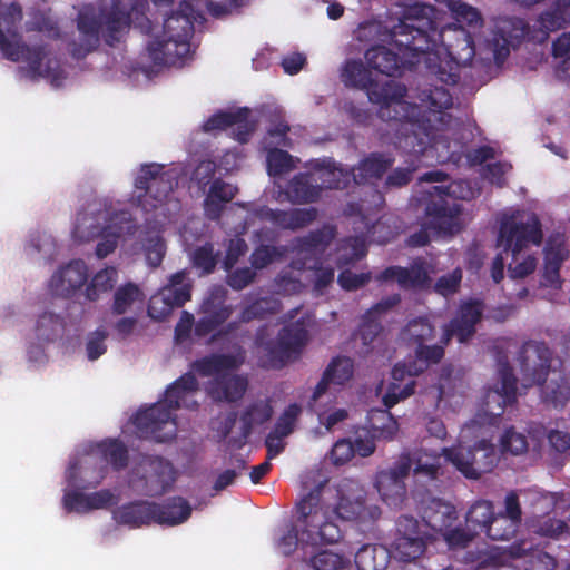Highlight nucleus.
<instances>
[{"label":"nucleus","mask_w":570,"mask_h":570,"mask_svg":"<svg viewBox=\"0 0 570 570\" xmlns=\"http://www.w3.org/2000/svg\"><path fill=\"white\" fill-rule=\"evenodd\" d=\"M543 402L562 409L570 401V379L561 372H553L548 383H542Z\"/></svg>","instance_id":"obj_38"},{"label":"nucleus","mask_w":570,"mask_h":570,"mask_svg":"<svg viewBox=\"0 0 570 570\" xmlns=\"http://www.w3.org/2000/svg\"><path fill=\"white\" fill-rule=\"evenodd\" d=\"M312 180H321L322 184L328 188H343L348 183L350 175L344 173L342 168H336L328 165L313 174Z\"/></svg>","instance_id":"obj_53"},{"label":"nucleus","mask_w":570,"mask_h":570,"mask_svg":"<svg viewBox=\"0 0 570 570\" xmlns=\"http://www.w3.org/2000/svg\"><path fill=\"white\" fill-rule=\"evenodd\" d=\"M357 570H385L390 561V552L383 546L365 544L355 554Z\"/></svg>","instance_id":"obj_39"},{"label":"nucleus","mask_w":570,"mask_h":570,"mask_svg":"<svg viewBox=\"0 0 570 570\" xmlns=\"http://www.w3.org/2000/svg\"><path fill=\"white\" fill-rule=\"evenodd\" d=\"M301 414V406L296 403L289 404L282 415L277 419L273 433L279 434L281 436L289 435L295 426L296 420Z\"/></svg>","instance_id":"obj_59"},{"label":"nucleus","mask_w":570,"mask_h":570,"mask_svg":"<svg viewBox=\"0 0 570 570\" xmlns=\"http://www.w3.org/2000/svg\"><path fill=\"white\" fill-rule=\"evenodd\" d=\"M403 102L405 104L404 109L397 108L396 110H392L395 114L392 116V119L395 118L404 121L402 125L404 127V136L400 138L399 145L405 150L413 153L422 151V145L425 144L424 138H428L429 140L433 138L430 137V132L424 124L416 120L420 109H429V122L442 121L443 117L441 116V111L443 109H448L452 105L451 96L444 88L436 87L433 90L423 94V97L421 98V107L411 105L406 101Z\"/></svg>","instance_id":"obj_6"},{"label":"nucleus","mask_w":570,"mask_h":570,"mask_svg":"<svg viewBox=\"0 0 570 570\" xmlns=\"http://www.w3.org/2000/svg\"><path fill=\"white\" fill-rule=\"evenodd\" d=\"M199 384L196 376L187 372L173 382L165 391L163 401L139 410L132 417L136 434L139 439L165 443L176 438L177 423L174 411L186 407L196 409L198 403L193 400Z\"/></svg>","instance_id":"obj_2"},{"label":"nucleus","mask_w":570,"mask_h":570,"mask_svg":"<svg viewBox=\"0 0 570 570\" xmlns=\"http://www.w3.org/2000/svg\"><path fill=\"white\" fill-rule=\"evenodd\" d=\"M159 169L160 167L157 165L142 166L140 175L136 179V189L140 191L147 190L142 199L140 194L137 196L139 204H141L144 207H147L149 198L151 197L149 191L158 189V186L160 185V180H158L156 177Z\"/></svg>","instance_id":"obj_47"},{"label":"nucleus","mask_w":570,"mask_h":570,"mask_svg":"<svg viewBox=\"0 0 570 570\" xmlns=\"http://www.w3.org/2000/svg\"><path fill=\"white\" fill-rule=\"evenodd\" d=\"M191 283L185 272H178L169 278L168 285L150 299L148 313L156 321L167 318L175 308L190 299Z\"/></svg>","instance_id":"obj_18"},{"label":"nucleus","mask_w":570,"mask_h":570,"mask_svg":"<svg viewBox=\"0 0 570 570\" xmlns=\"http://www.w3.org/2000/svg\"><path fill=\"white\" fill-rule=\"evenodd\" d=\"M432 199L433 207L426 208L430 224L444 234L458 233L465 219L461 207L455 199H469L476 195L468 181H453L446 187L433 186L426 190Z\"/></svg>","instance_id":"obj_8"},{"label":"nucleus","mask_w":570,"mask_h":570,"mask_svg":"<svg viewBox=\"0 0 570 570\" xmlns=\"http://www.w3.org/2000/svg\"><path fill=\"white\" fill-rule=\"evenodd\" d=\"M520 370L529 384L547 382L550 373L552 352L544 342L528 341L519 351Z\"/></svg>","instance_id":"obj_19"},{"label":"nucleus","mask_w":570,"mask_h":570,"mask_svg":"<svg viewBox=\"0 0 570 570\" xmlns=\"http://www.w3.org/2000/svg\"><path fill=\"white\" fill-rule=\"evenodd\" d=\"M237 323H176L174 342L189 347L194 344L227 347Z\"/></svg>","instance_id":"obj_17"},{"label":"nucleus","mask_w":570,"mask_h":570,"mask_svg":"<svg viewBox=\"0 0 570 570\" xmlns=\"http://www.w3.org/2000/svg\"><path fill=\"white\" fill-rule=\"evenodd\" d=\"M193 22L188 14L168 17L161 30L154 33L148 45L149 57L156 65H175L189 52L188 40Z\"/></svg>","instance_id":"obj_10"},{"label":"nucleus","mask_w":570,"mask_h":570,"mask_svg":"<svg viewBox=\"0 0 570 570\" xmlns=\"http://www.w3.org/2000/svg\"><path fill=\"white\" fill-rule=\"evenodd\" d=\"M502 452H510L511 454H521L528 449L527 438L522 433L515 432L514 428H509L501 436Z\"/></svg>","instance_id":"obj_60"},{"label":"nucleus","mask_w":570,"mask_h":570,"mask_svg":"<svg viewBox=\"0 0 570 570\" xmlns=\"http://www.w3.org/2000/svg\"><path fill=\"white\" fill-rule=\"evenodd\" d=\"M509 558L507 548L500 549L497 547L470 553V569L471 570H520L519 568L505 564L504 561Z\"/></svg>","instance_id":"obj_37"},{"label":"nucleus","mask_w":570,"mask_h":570,"mask_svg":"<svg viewBox=\"0 0 570 570\" xmlns=\"http://www.w3.org/2000/svg\"><path fill=\"white\" fill-rule=\"evenodd\" d=\"M273 416V406L268 399H258L245 406L240 413V435L246 441L255 426L268 422Z\"/></svg>","instance_id":"obj_35"},{"label":"nucleus","mask_w":570,"mask_h":570,"mask_svg":"<svg viewBox=\"0 0 570 570\" xmlns=\"http://www.w3.org/2000/svg\"><path fill=\"white\" fill-rule=\"evenodd\" d=\"M390 166V163L382 157L373 156L364 160L354 173L355 181H365L371 178H379Z\"/></svg>","instance_id":"obj_55"},{"label":"nucleus","mask_w":570,"mask_h":570,"mask_svg":"<svg viewBox=\"0 0 570 570\" xmlns=\"http://www.w3.org/2000/svg\"><path fill=\"white\" fill-rule=\"evenodd\" d=\"M334 512L345 521H363L365 519V505L361 500L352 501L348 498L341 497Z\"/></svg>","instance_id":"obj_52"},{"label":"nucleus","mask_w":570,"mask_h":570,"mask_svg":"<svg viewBox=\"0 0 570 570\" xmlns=\"http://www.w3.org/2000/svg\"><path fill=\"white\" fill-rule=\"evenodd\" d=\"M21 19V11L17 7H12L9 13L0 21V51L13 61L27 60L32 63L33 69H38L36 65L38 53L31 52L29 49L21 47L16 40V36L11 32V27Z\"/></svg>","instance_id":"obj_24"},{"label":"nucleus","mask_w":570,"mask_h":570,"mask_svg":"<svg viewBox=\"0 0 570 570\" xmlns=\"http://www.w3.org/2000/svg\"><path fill=\"white\" fill-rule=\"evenodd\" d=\"M318 193L320 189L311 186L306 177H299L291 184L286 191V197L292 202L307 203L315 200L318 197Z\"/></svg>","instance_id":"obj_51"},{"label":"nucleus","mask_w":570,"mask_h":570,"mask_svg":"<svg viewBox=\"0 0 570 570\" xmlns=\"http://www.w3.org/2000/svg\"><path fill=\"white\" fill-rule=\"evenodd\" d=\"M118 279V273L115 267H107L98 272L91 279L86 289L88 299H97L99 294L110 291Z\"/></svg>","instance_id":"obj_46"},{"label":"nucleus","mask_w":570,"mask_h":570,"mask_svg":"<svg viewBox=\"0 0 570 570\" xmlns=\"http://www.w3.org/2000/svg\"><path fill=\"white\" fill-rule=\"evenodd\" d=\"M431 12L432 9L424 4L409 6L401 22L392 30L389 47H375L366 52L370 66L381 75L392 77L406 66L422 63L423 43L429 42L423 28L431 27Z\"/></svg>","instance_id":"obj_1"},{"label":"nucleus","mask_w":570,"mask_h":570,"mask_svg":"<svg viewBox=\"0 0 570 570\" xmlns=\"http://www.w3.org/2000/svg\"><path fill=\"white\" fill-rule=\"evenodd\" d=\"M355 365L354 361L344 355L333 357L322 373L321 380L316 384L311 400L316 402L328 390L331 385L344 386L354 376Z\"/></svg>","instance_id":"obj_25"},{"label":"nucleus","mask_w":570,"mask_h":570,"mask_svg":"<svg viewBox=\"0 0 570 570\" xmlns=\"http://www.w3.org/2000/svg\"><path fill=\"white\" fill-rule=\"evenodd\" d=\"M428 45L422 50L423 63L426 70L443 83H455L458 70L472 61L475 49L470 33L462 26H449L438 33L441 45L435 43L434 37L423 30Z\"/></svg>","instance_id":"obj_3"},{"label":"nucleus","mask_w":570,"mask_h":570,"mask_svg":"<svg viewBox=\"0 0 570 570\" xmlns=\"http://www.w3.org/2000/svg\"><path fill=\"white\" fill-rule=\"evenodd\" d=\"M476 323H446L443 327L441 342L448 345L452 337H456L460 343L466 342L471 338L476 328Z\"/></svg>","instance_id":"obj_57"},{"label":"nucleus","mask_w":570,"mask_h":570,"mask_svg":"<svg viewBox=\"0 0 570 570\" xmlns=\"http://www.w3.org/2000/svg\"><path fill=\"white\" fill-rule=\"evenodd\" d=\"M146 259L153 267L158 266L165 255V245L158 234L150 235L144 244Z\"/></svg>","instance_id":"obj_64"},{"label":"nucleus","mask_w":570,"mask_h":570,"mask_svg":"<svg viewBox=\"0 0 570 570\" xmlns=\"http://www.w3.org/2000/svg\"><path fill=\"white\" fill-rule=\"evenodd\" d=\"M272 219L284 228H298L314 219L315 214L311 210L296 209L291 213H269Z\"/></svg>","instance_id":"obj_54"},{"label":"nucleus","mask_w":570,"mask_h":570,"mask_svg":"<svg viewBox=\"0 0 570 570\" xmlns=\"http://www.w3.org/2000/svg\"><path fill=\"white\" fill-rule=\"evenodd\" d=\"M449 8L458 22L464 23L473 30L482 27V17L475 8L461 1H450Z\"/></svg>","instance_id":"obj_48"},{"label":"nucleus","mask_w":570,"mask_h":570,"mask_svg":"<svg viewBox=\"0 0 570 570\" xmlns=\"http://www.w3.org/2000/svg\"><path fill=\"white\" fill-rule=\"evenodd\" d=\"M507 552L511 559H523L525 570H554L557 567V560L553 556L539 547H534L528 540L513 542L507 548Z\"/></svg>","instance_id":"obj_27"},{"label":"nucleus","mask_w":570,"mask_h":570,"mask_svg":"<svg viewBox=\"0 0 570 570\" xmlns=\"http://www.w3.org/2000/svg\"><path fill=\"white\" fill-rule=\"evenodd\" d=\"M135 232V225L126 217L125 214H121V218L119 220L112 225H108L99 235L101 236V239L96 247L97 257H107L116 249L120 239L125 240L127 237L132 236Z\"/></svg>","instance_id":"obj_34"},{"label":"nucleus","mask_w":570,"mask_h":570,"mask_svg":"<svg viewBox=\"0 0 570 570\" xmlns=\"http://www.w3.org/2000/svg\"><path fill=\"white\" fill-rule=\"evenodd\" d=\"M236 193L237 188L233 185L219 180L213 183L205 199L206 215L210 218H216L224 205L230 202Z\"/></svg>","instance_id":"obj_40"},{"label":"nucleus","mask_w":570,"mask_h":570,"mask_svg":"<svg viewBox=\"0 0 570 570\" xmlns=\"http://www.w3.org/2000/svg\"><path fill=\"white\" fill-rule=\"evenodd\" d=\"M88 279V267L76 259L59 267L48 283L49 291L57 296L69 297L80 289Z\"/></svg>","instance_id":"obj_22"},{"label":"nucleus","mask_w":570,"mask_h":570,"mask_svg":"<svg viewBox=\"0 0 570 570\" xmlns=\"http://www.w3.org/2000/svg\"><path fill=\"white\" fill-rule=\"evenodd\" d=\"M153 502L136 500L125 503L112 511V519L119 525L130 529L149 525L154 522Z\"/></svg>","instance_id":"obj_30"},{"label":"nucleus","mask_w":570,"mask_h":570,"mask_svg":"<svg viewBox=\"0 0 570 570\" xmlns=\"http://www.w3.org/2000/svg\"><path fill=\"white\" fill-rule=\"evenodd\" d=\"M434 539L423 520L413 515L402 514L395 522L392 548L402 562H411L420 558L428 544Z\"/></svg>","instance_id":"obj_14"},{"label":"nucleus","mask_w":570,"mask_h":570,"mask_svg":"<svg viewBox=\"0 0 570 570\" xmlns=\"http://www.w3.org/2000/svg\"><path fill=\"white\" fill-rule=\"evenodd\" d=\"M446 461L466 479L478 480L483 473L491 472L498 462L494 444L482 439L473 446H456L443 449Z\"/></svg>","instance_id":"obj_13"},{"label":"nucleus","mask_w":570,"mask_h":570,"mask_svg":"<svg viewBox=\"0 0 570 570\" xmlns=\"http://www.w3.org/2000/svg\"><path fill=\"white\" fill-rule=\"evenodd\" d=\"M153 507L154 522L161 525L181 524L191 514V507L183 497H171L161 504L153 502Z\"/></svg>","instance_id":"obj_31"},{"label":"nucleus","mask_w":570,"mask_h":570,"mask_svg":"<svg viewBox=\"0 0 570 570\" xmlns=\"http://www.w3.org/2000/svg\"><path fill=\"white\" fill-rule=\"evenodd\" d=\"M245 362V352L239 347L235 354L213 353L196 360L193 370L203 377L217 376L238 370Z\"/></svg>","instance_id":"obj_29"},{"label":"nucleus","mask_w":570,"mask_h":570,"mask_svg":"<svg viewBox=\"0 0 570 570\" xmlns=\"http://www.w3.org/2000/svg\"><path fill=\"white\" fill-rule=\"evenodd\" d=\"M570 0H558L553 8L543 12L533 26V30L525 27L520 19H500L495 24V35L490 43L497 62H500L509 53V47L514 41L529 36L535 41H544L549 32L561 29L570 23Z\"/></svg>","instance_id":"obj_5"},{"label":"nucleus","mask_w":570,"mask_h":570,"mask_svg":"<svg viewBox=\"0 0 570 570\" xmlns=\"http://www.w3.org/2000/svg\"><path fill=\"white\" fill-rule=\"evenodd\" d=\"M248 114L247 109L216 114L204 124V130L213 131L234 127L237 139L245 141L246 136L254 129V125L248 120Z\"/></svg>","instance_id":"obj_32"},{"label":"nucleus","mask_w":570,"mask_h":570,"mask_svg":"<svg viewBox=\"0 0 570 570\" xmlns=\"http://www.w3.org/2000/svg\"><path fill=\"white\" fill-rule=\"evenodd\" d=\"M413 460L411 453L402 452L389 469L375 475V488L384 503L394 509L402 508L407 498L405 480L410 475Z\"/></svg>","instance_id":"obj_16"},{"label":"nucleus","mask_w":570,"mask_h":570,"mask_svg":"<svg viewBox=\"0 0 570 570\" xmlns=\"http://www.w3.org/2000/svg\"><path fill=\"white\" fill-rule=\"evenodd\" d=\"M309 564L315 570H341L348 564V560L343 554L322 550L309 559Z\"/></svg>","instance_id":"obj_50"},{"label":"nucleus","mask_w":570,"mask_h":570,"mask_svg":"<svg viewBox=\"0 0 570 570\" xmlns=\"http://www.w3.org/2000/svg\"><path fill=\"white\" fill-rule=\"evenodd\" d=\"M320 488L311 490L297 503V521L302 525V541L306 544H333L342 539L340 527L330 520L322 505Z\"/></svg>","instance_id":"obj_11"},{"label":"nucleus","mask_w":570,"mask_h":570,"mask_svg":"<svg viewBox=\"0 0 570 570\" xmlns=\"http://www.w3.org/2000/svg\"><path fill=\"white\" fill-rule=\"evenodd\" d=\"M386 277L394 278L402 287H420L428 283L430 269L425 264H415L411 269L392 267L386 269Z\"/></svg>","instance_id":"obj_42"},{"label":"nucleus","mask_w":570,"mask_h":570,"mask_svg":"<svg viewBox=\"0 0 570 570\" xmlns=\"http://www.w3.org/2000/svg\"><path fill=\"white\" fill-rule=\"evenodd\" d=\"M554 58L560 59V70L566 78H570V32L560 35L552 45Z\"/></svg>","instance_id":"obj_58"},{"label":"nucleus","mask_w":570,"mask_h":570,"mask_svg":"<svg viewBox=\"0 0 570 570\" xmlns=\"http://www.w3.org/2000/svg\"><path fill=\"white\" fill-rule=\"evenodd\" d=\"M542 236L539 219L534 214L525 212L502 214L498 243L499 246L511 250L510 277L524 278L535 271L538 259L531 253V248L541 244Z\"/></svg>","instance_id":"obj_4"},{"label":"nucleus","mask_w":570,"mask_h":570,"mask_svg":"<svg viewBox=\"0 0 570 570\" xmlns=\"http://www.w3.org/2000/svg\"><path fill=\"white\" fill-rule=\"evenodd\" d=\"M415 382L413 380L409 381L403 387L397 383L392 382L385 395L383 396V404L389 410L397 404L401 400H404L411 396L414 393Z\"/></svg>","instance_id":"obj_62"},{"label":"nucleus","mask_w":570,"mask_h":570,"mask_svg":"<svg viewBox=\"0 0 570 570\" xmlns=\"http://www.w3.org/2000/svg\"><path fill=\"white\" fill-rule=\"evenodd\" d=\"M368 432L373 439L391 441L399 431V423L389 410L372 409L367 414Z\"/></svg>","instance_id":"obj_36"},{"label":"nucleus","mask_w":570,"mask_h":570,"mask_svg":"<svg viewBox=\"0 0 570 570\" xmlns=\"http://www.w3.org/2000/svg\"><path fill=\"white\" fill-rule=\"evenodd\" d=\"M275 340L265 341L267 325L257 331L255 343L258 348V364L266 370H281L296 361L306 346L309 334L306 323H284Z\"/></svg>","instance_id":"obj_7"},{"label":"nucleus","mask_w":570,"mask_h":570,"mask_svg":"<svg viewBox=\"0 0 570 570\" xmlns=\"http://www.w3.org/2000/svg\"><path fill=\"white\" fill-rule=\"evenodd\" d=\"M522 521V510L519 497L511 491L504 499V511L493 513L485 535L493 541H509L518 532Z\"/></svg>","instance_id":"obj_20"},{"label":"nucleus","mask_w":570,"mask_h":570,"mask_svg":"<svg viewBox=\"0 0 570 570\" xmlns=\"http://www.w3.org/2000/svg\"><path fill=\"white\" fill-rule=\"evenodd\" d=\"M101 456L114 470L120 471L128 465L129 453L127 446L118 439H107L97 444Z\"/></svg>","instance_id":"obj_43"},{"label":"nucleus","mask_w":570,"mask_h":570,"mask_svg":"<svg viewBox=\"0 0 570 570\" xmlns=\"http://www.w3.org/2000/svg\"><path fill=\"white\" fill-rule=\"evenodd\" d=\"M494 513L493 503L489 500L475 501L466 512L465 524L469 531L480 534L485 533L488 524Z\"/></svg>","instance_id":"obj_41"},{"label":"nucleus","mask_w":570,"mask_h":570,"mask_svg":"<svg viewBox=\"0 0 570 570\" xmlns=\"http://www.w3.org/2000/svg\"><path fill=\"white\" fill-rule=\"evenodd\" d=\"M401 340L414 347L411 360V371L422 374L431 366L439 364L445 355V346L441 338L435 344H429L435 338L433 323H406L401 331Z\"/></svg>","instance_id":"obj_12"},{"label":"nucleus","mask_w":570,"mask_h":570,"mask_svg":"<svg viewBox=\"0 0 570 570\" xmlns=\"http://www.w3.org/2000/svg\"><path fill=\"white\" fill-rule=\"evenodd\" d=\"M569 252L564 246V236L556 235L551 236L544 248V265H549L552 261V265L561 266V264L568 258Z\"/></svg>","instance_id":"obj_56"},{"label":"nucleus","mask_w":570,"mask_h":570,"mask_svg":"<svg viewBox=\"0 0 570 570\" xmlns=\"http://www.w3.org/2000/svg\"><path fill=\"white\" fill-rule=\"evenodd\" d=\"M267 168L271 176H278L294 168L292 157L283 150H272L267 156Z\"/></svg>","instance_id":"obj_61"},{"label":"nucleus","mask_w":570,"mask_h":570,"mask_svg":"<svg viewBox=\"0 0 570 570\" xmlns=\"http://www.w3.org/2000/svg\"><path fill=\"white\" fill-rule=\"evenodd\" d=\"M121 215L111 216L109 209L102 204H90L77 215L72 230L73 238L79 242H89L98 237L108 225H112Z\"/></svg>","instance_id":"obj_21"},{"label":"nucleus","mask_w":570,"mask_h":570,"mask_svg":"<svg viewBox=\"0 0 570 570\" xmlns=\"http://www.w3.org/2000/svg\"><path fill=\"white\" fill-rule=\"evenodd\" d=\"M341 78L346 86L366 89L370 101L380 106L379 112L383 119H392L391 110L405 108L401 100L405 89L394 81L379 82L372 79V72L365 70L361 62H346Z\"/></svg>","instance_id":"obj_9"},{"label":"nucleus","mask_w":570,"mask_h":570,"mask_svg":"<svg viewBox=\"0 0 570 570\" xmlns=\"http://www.w3.org/2000/svg\"><path fill=\"white\" fill-rule=\"evenodd\" d=\"M414 484L416 488L422 487L423 491L430 493L432 488H436L441 465L439 458L425 453H415L412 455Z\"/></svg>","instance_id":"obj_33"},{"label":"nucleus","mask_w":570,"mask_h":570,"mask_svg":"<svg viewBox=\"0 0 570 570\" xmlns=\"http://www.w3.org/2000/svg\"><path fill=\"white\" fill-rule=\"evenodd\" d=\"M501 387L487 391L483 400L482 412L472 420L474 424L494 425L498 423L507 405L517 401V377L509 364L508 356L499 357Z\"/></svg>","instance_id":"obj_15"},{"label":"nucleus","mask_w":570,"mask_h":570,"mask_svg":"<svg viewBox=\"0 0 570 570\" xmlns=\"http://www.w3.org/2000/svg\"><path fill=\"white\" fill-rule=\"evenodd\" d=\"M144 298L140 288L132 283H128L119 287L115 294V311L119 314L126 313L136 306H140Z\"/></svg>","instance_id":"obj_45"},{"label":"nucleus","mask_w":570,"mask_h":570,"mask_svg":"<svg viewBox=\"0 0 570 570\" xmlns=\"http://www.w3.org/2000/svg\"><path fill=\"white\" fill-rule=\"evenodd\" d=\"M247 387L246 376L228 372L213 377L208 382L206 391L215 402L235 403L243 399Z\"/></svg>","instance_id":"obj_26"},{"label":"nucleus","mask_w":570,"mask_h":570,"mask_svg":"<svg viewBox=\"0 0 570 570\" xmlns=\"http://www.w3.org/2000/svg\"><path fill=\"white\" fill-rule=\"evenodd\" d=\"M109 333L104 326L98 327L96 331L87 334L85 340V352L88 361H97L107 352V338Z\"/></svg>","instance_id":"obj_49"},{"label":"nucleus","mask_w":570,"mask_h":570,"mask_svg":"<svg viewBox=\"0 0 570 570\" xmlns=\"http://www.w3.org/2000/svg\"><path fill=\"white\" fill-rule=\"evenodd\" d=\"M144 0H114V11L108 21L109 28L114 31H120L129 26L131 14L137 12L138 7L142 6Z\"/></svg>","instance_id":"obj_44"},{"label":"nucleus","mask_w":570,"mask_h":570,"mask_svg":"<svg viewBox=\"0 0 570 570\" xmlns=\"http://www.w3.org/2000/svg\"><path fill=\"white\" fill-rule=\"evenodd\" d=\"M422 520L430 533L443 534L458 520V511L453 504L432 498L422 509Z\"/></svg>","instance_id":"obj_28"},{"label":"nucleus","mask_w":570,"mask_h":570,"mask_svg":"<svg viewBox=\"0 0 570 570\" xmlns=\"http://www.w3.org/2000/svg\"><path fill=\"white\" fill-rule=\"evenodd\" d=\"M142 464L146 466V474L144 475L146 494L151 497L163 495L175 483L176 470L168 460L158 455H148L144 458Z\"/></svg>","instance_id":"obj_23"},{"label":"nucleus","mask_w":570,"mask_h":570,"mask_svg":"<svg viewBox=\"0 0 570 570\" xmlns=\"http://www.w3.org/2000/svg\"><path fill=\"white\" fill-rule=\"evenodd\" d=\"M225 291L223 288H216L210 296L205 299L203 309L205 313L219 317L228 318L230 316V309L224 306Z\"/></svg>","instance_id":"obj_63"}]
</instances>
